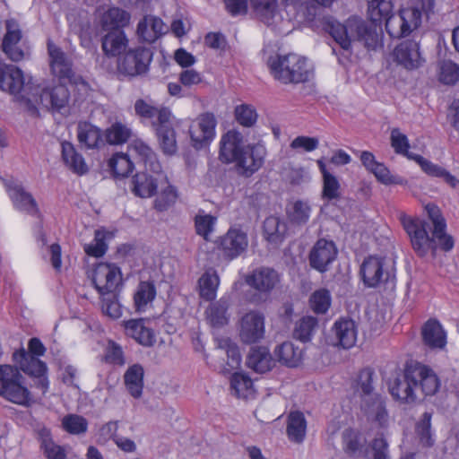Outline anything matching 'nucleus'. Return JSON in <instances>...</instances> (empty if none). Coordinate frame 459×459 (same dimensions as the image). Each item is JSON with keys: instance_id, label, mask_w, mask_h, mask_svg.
<instances>
[{"instance_id": "4be33fe9", "label": "nucleus", "mask_w": 459, "mask_h": 459, "mask_svg": "<svg viewBox=\"0 0 459 459\" xmlns=\"http://www.w3.org/2000/svg\"><path fill=\"white\" fill-rule=\"evenodd\" d=\"M149 320L139 318L124 322L126 335L134 339L144 347H152L156 342L153 330L148 325Z\"/></svg>"}, {"instance_id": "a878e982", "label": "nucleus", "mask_w": 459, "mask_h": 459, "mask_svg": "<svg viewBox=\"0 0 459 459\" xmlns=\"http://www.w3.org/2000/svg\"><path fill=\"white\" fill-rule=\"evenodd\" d=\"M337 345L343 349H350L354 346L357 340V327L352 319L342 318L336 321L333 328Z\"/></svg>"}, {"instance_id": "680f3d73", "label": "nucleus", "mask_w": 459, "mask_h": 459, "mask_svg": "<svg viewBox=\"0 0 459 459\" xmlns=\"http://www.w3.org/2000/svg\"><path fill=\"white\" fill-rule=\"evenodd\" d=\"M312 310L316 314H325L331 305V294L325 289L316 290L309 299Z\"/></svg>"}, {"instance_id": "c03bdc74", "label": "nucleus", "mask_w": 459, "mask_h": 459, "mask_svg": "<svg viewBox=\"0 0 459 459\" xmlns=\"http://www.w3.org/2000/svg\"><path fill=\"white\" fill-rule=\"evenodd\" d=\"M420 367L422 369V373L416 378V385L420 386L419 391H421L425 395L435 394L440 386L437 375L425 365L420 363Z\"/></svg>"}, {"instance_id": "7ed1b4c3", "label": "nucleus", "mask_w": 459, "mask_h": 459, "mask_svg": "<svg viewBox=\"0 0 459 459\" xmlns=\"http://www.w3.org/2000/svg\"><path fill=\"white\" fill-rule=\"evenodd\" d=\"M325 30L345 50L351 48L353 40L363 42L368 49H376L379 45V34L376 26L368 24L359 17H350L344 23L329 20L325 24Z\"/></svg>"}, {"instance_id": "052dcab7", "label": "nucleus", "mask_w": 459, "mask_h": 459, "mask_svg": "<svg viewBox=\"0 0 459 459\" xmlns=\"http://www.w3.org/2000/svg\"><path fill=\"white\" fill-rule=\"evenodd\" d=\"M62 427L70 434L80 435L87 431L88 421L81 415L68 414L63 418Z\"/></svg>"}, {"instance_id": "72a5a7b5", "label": "nucleus", "mask_w": 459, "mask_h": 459, "mask_svg": "<svg viewBox=\"0 0 459 459\" xmlns=\"http://www.w3.org/2000/svg\"><path fill=\"white\" fill-rule=\"evenodd\" d=\"M230 307V298L222 296L219 300L211 303L206 310L207 319L212 326H222L229 322L228 310Z\"/></svg>"}, {"instance_id": "a18cd8bd", "label": "nucleus", "mask_w": 459, "mask_h": 459, "mask_svg": "<svg viewBox=\"0 0 459 459\" xmlns=\"http://www.w3.org/2000/svg\"><path fill=\"white\" fill-rule=\"evenodd\" d=\"M230 387L238 398L249 399L254 397L253 381L245 374L234 373L230 378Z\"/></svg>"}, {"instance_id": "a211bd4d", "label": "nucleus", "mask_w": 459, "mask_h": 459, "mask_svg": "<svg viewBox=\"0 0 459 459\" xmlns=\"http://www.w3.org/2000/svg\"><path fill=\"white\" fill-rule=\"evenodd\" d=\"M5 186L8 195L16 210L37 218H41V213L35 198L25 190L21 183L10 181Z\"/></svg>"}, {"instance_id": "9b49d317", "label": "nucleus", "mask_w": 459, "mask_h": 459, "mask_svg": "<svg viewBox=\"0 0 459 459\" xmlns=\"http://www.w3.org/2000/svg\"><path fill=\"white\" fill-rule=\"evenodd\" d=\"M14 362L19 365L20 370L36 379L35 385L46 394L49 387L47 364L37 357L29 354L23 348L13 354Z\"/></svg>"}, {"instance_id": "9d476101", "label": "nucleus", "mask_w": 459, "mask_h": 459, "mask_svg": "<svg viewBox=\"0 0 459 459\" xmlns=\"http://www.w3.org/2000/svg\"><path fill=\"white\" fill-rule=\"evenodd\" d=\"M0 89L14 95L18 100L32 102L30 91L33 89L25 84L23 73L17 66L6 65L0 61Z\"/></svg>"}, {"instance_id": "423d86ee", "label": "nucleus", "mask_w": 459, "mask_h": 459, "mask_svg": "<svg viewBox=\"0 0 459 459\" xmlns=\"http://www.w3.org/2000/svg\"><path fill=\"white\" fill-rule=\"evenodd\" d=\"M422 369L418 362L407 363L403 373L398 374L389 382V392L394 399L404 403H414L418 399L420 386L416 378L420 376Z\"/></svg>"}, {"instance_id": "20e7f679", "label": "nucleus", "mask_w": 459, "mask_h": 459, "mask_svg": "<svg viewBox=\"0 0 459 459\" xmlns=\"http://www.w3.org/2000/svg\"><path fill=\"white\" fill-rule=\"evenodd\" d=\"M267 65L273 77L283 84L305 82L313 74L307 59L294 53L271 56Z\"/></svg>"}, {"instance_id": "e433bc0d", "label": "nucleus", "mask_w": 459, "mask_h": 459, "mask_svg": "<svg viewBox=\"0 0 459 459\" xmlns=\"http://www.w3.org/2000/svg\"><path fill=\"white\" fill-rule=\"evenodd\" d=\"M131 148L143 161L146 170H150L151 172H157L160 169L161 165L157 160L156 153L143 141L135 140L133 143Z\"/></svg>"}, {"instance_id": "c9c22d12", "label": "nucleus", "mask_w": 459, "mask_h": 459, "mask_svg": "<svg viewBox=\"0 0 459 459\" xmlns=\"http://www.w3.org/2000/svg\"><path fill=\"white\" fill-rule=\"evenodd\" d=\"M144 370L140 364L129 367L124 375L126 387L134 398H140L143 388Z\"/></svg>"}, {"instance_id": "6e6552de", "label": "nucleus", "mask_w": 459, "mask_h": 459, "mask_svg": "<svg viewBox=\"0 0 459 459\" xmlns=\"http://www.w3.org/2000/svg\"><path fill=\"white\" fill-rule=\"evenodd\" d=\"M152 60V51L145 47L128 48L118 57L117 71L129 77L146 74Z\"/></svg>"}, {"instance_id": "7c9ffc66", "label": "nucleus", "mask_w": 459, "mask_h": 459, "mask_svg": "<svg viewBox=\"0 0 459 459\" xmlns=\"http://www.w3.org/2000/svg\"><path fill=\"white\" fill-rule=\"evenodd\" d=\"M421 334L424 343L430 348L442 349L446 343V333L436 319H429L424 324Z\"/></svg>"}, {"instance_id": "2f4dec72", "label": "nucleus", "mask_w": 459, "mask_h": 459, "mask_svg": "<svg viewBox=\"0 0 459 459\" xmlns=\"http://www.w3.org/2000/svg\"><path fill=\"white\" fill-rule=\"evenodd\" d=\"M163 22L157 17H144L137 25L136 34L142 42L152 43L161 34Z\"/></svg>"}, {"instance_id": "4d7b16f0", "label": "nucleus", "mask_w": 459, "mask_h": 459, "mask_svg": "<svg viewBox=\"0 0 459 459\" xmlns=\"http://www.w3.org/2000/svg\"><path fill=\"white\" fill-rule=\"evenodd\" d=\"M374 370L369 368H363L359 371L356 380V390L359 393L361 399L374 394Z\"/></svg>"}, {"instance_id": "79ce46f5", "label": "nucleus", "mask_w": 459, "mask_h": 459, "mask_svg": "<svg viewBox=\"0 0 459 459\" xmlns=\"http://www.w3.org/2000/svg\"><path fill=\"white\" fill-rule=\"evenodd\" d=\"M220 279L215 271H206L198 281L199 295L205 300H212L216 297Z\"/></svg>"}, {"instance_id": "3c124183", "label": "nucleus", "mask_w": 459, "mask_h": 459, "mask_svg": "<svg viewBox=\"0 0 459 459\" xmlns=\"http://www.w3.org/2000/svg\"><path fill=\"white\" fill-rule=\"evenodd\" d=\"M134 110L136 115L141 117L152 119V126L154 127V123H160V114L163 110L170 111L169 108L165 107H155L143 100H137L134 103Z\"/></svg>"}, {"instance_id": "338daca9", "label": "nucleus", "mask_w": 459, "mask_h": 459, "mask_svg": "<svg viewBox=\"0 0 459 459\" xmlns=\"http://www.w3.org/2000/svg\"><path fill=\"white\" fill-rule=\"evenodd\" d=\"M391 145L396 153L403 154L411 160H414L416 154L409 152V141L404 134H402L398 128L391 131Z\"/></svg>"}, {"instance_id": "37998d69", "label": "nucleus", "mask_w": 459, "mask_h": 459, "mask_svg": "<svg viewBox=\"0 0 459 459\" xmlns=\"http://www.w3.org/2000/svg\"><path fill=\"white\" fill-rule=\"evenodd\" d=\"M317 165L323 176V197L327 200L337 199L340 196V183L335 176L330 173L325 162L317 160Z\"/></svg>"}, {"instance_id": "dca6fc26", "label": "nucleus", "mask_w": 459, "mask_h": 459, "mask_svg": "<svg viewBox=\"0 0 459 459\" xmlns=\"http://www.w3.org/2000/svg\"><path fill=\"white\" fill-rule=\"evenodd\" d=\"M248 238L245 231L230 228L219 241L218 248L224 258L233 260L242 255L247 249Z\"/></svg>"}, {"instance_id": "13d9d810", "label": "nucleus", "mask_w": 459, "mask_h": 459, "mask_svg": "<svg viewBox=\"0 0 459 459\" xmlns=\"http://www.w3.org/2000/svg\"><path fill=\"white\" fill-rule=\"evenodd\" d=\"M342 449L346 455L355 457L360 453L363 446L359 433L353 429H345L342 436Z\"/></svg>"}, {"instance_id": "0e129e2a", "label": "nucleus", "mask_w": 459, "mask_h": 459, "mask_svg": "<svg viewBox=\"0 0 459 459\" xmlns=\"http://www.w3.org/2000/svg\"><path fill=\"white\" fill-rule=\"evenodd\" d=\"M235 118L237 122L246 127L253 126L257 120L255 108L248 104H241L235 108Z\"/></svg>"}, {"instance_id": "603ef678", "label": "nucleus", "mask_w": 459, "mask_h": 459, "mask_svg": "<svg viewBox=\"0 0 459 459\" xmlns=\"http://www.w3.org/2000/svg\"><path fill=\"white\" fill-rule=\"evenodd\" d=\"M40 446L43 449V453L48 459L66 458L65 450L62 446L56 445L52 440L48 430L43 429L40 432Z\"/></svg>"}, {"instance_id": "ea45409f", "label": "nucleus", "mask_w": 459, "mask_h": 459, "mask_svg": "<svg viewBox=\"0 0 459 459\" xmlns=\"http://www.w3.org/2000/svg\"><path fill=\"white\" fill-rule=\"evenodd\" d=\"M278 361L288 366L297 367L302 358V351L290 342H284L274 350Z\"/></svg>"}, {"instance_id": "f3484780", "label": "nucleus", "mask_w": 459, "mask_h": 459, "mask_svg": "<svg viewBox=\"0 0 459 459\" xmlns=\"http://www.w3.org/2000/svg\"><path fill=\"white\" fill-rule=\"evenodd\" d=\"M337 254L338 250L333 241L318 239L310 250L309 264L320 273L327 272L330 264L336 259Z\"/></svg>"}, {"instance_id": "0eeeda50", "label": "nucleus", "mask_w": 459, "mask_h": 459, "mask_svg": "<svg viewBox=\"0 0 459 459\" xmlns=\"http://www.w3.org/2000/svg\"><path fill=\"white\" fill-rule=\"evenodd\" d=\"M30 98L32 102H28L27 104L30 109H36V104H41L48 110L56 111L61 114L68 112L70 91L63 84L42 90H39L38 87L33 88Z\"/></svg>"}, {"instance_id": "1a4fd4ad", "label": "nucleus", "mask_w": 459, "mask_h": 459, "mask_svg": "<svg viewBox=\"0 0 459 459\" xmlns=\"http://www.w3.org/2000/svg\"><path fill=\"white\" fill-rule=\"evenodd\" d=\"M434 7V0H412V4L400 10L394 25L396 33L394 37H405L421 23L422 13H429Z\"/></svg>"}, {"instance_id": "ddd939ff", "label": "nucleus", "mask_w": 459, "mask_h": 459, "mask_svg": "<svg viewBox=\"0 0 459 459\" xmlns=\"http://www.w3.org/2000/svg\"><path fill=\"white\" fill-rule=\"evenodd\" d=\"M370 22L368 24L376 26L381 40V24L385 22V30L390 36H395L396 27L394 15L393 13V4L391 0H372L368 8Z\"/></svg>"}, {"instance_id": "393cba45", "label": "nucleus", "mask_w": 459, "mask_h": 459, "mask_svg": "<svg viewBox=\"0 0 459 459\" xmlns=\"http://www.w3.org/2000/svg\"><path fill=\"white\" fill-rule=\"evenodd\" d=\"M128 39L123 30L108 31L101 39V48L108 57H116L125 53Z\"/></svg>"}, {"instance_id": "aec40b11", "label": "nucleus", "mask_w": 459, "mask_h": 459, "mask_svg": "<svg viewBox=\"0 0 459 459\" xmlns=\"http://www.w3.org/2000/svg\"><path fill=\"white\" fill-rule=\"evenodd\" d=\"M171 111L163 110L160 114V123H154V130L160 146L163 152L172 155L177 152L176 133L171 123Z\"/></svg>"}, {"instance_id": "6ab92c4d", "label": "nucleus", "mask_w": 459, "mask_h": 459, "mask_svg": "<svg viewBox=\"0 0 459 459\" xmlns=\"http://www.w3.org/2000/svg\"><path fill=\"white\" fill-rule=\"evenodd\" d=\"M264 317L256 311L247 313L241 319L239 336L245 343H255L264 338Z\"/></svg>"}, {"instance_id": "bf43d9fd", "label": "nucleus", "mask_w": 459, "mask_h": 459, "mask_svg": "<svg viewBox=\"0 0 459 459\" xmlns=\"http://www.w3.org/2000/svg\"><path fill=\"white\" fill-rule=\"evenodd\" d=\"M439 81L446 85H455L459 81V65L451 60L439 63Z\"/></svg>"}, {"instance_id": "f704fd0d", "label": "nucleus", "mask_w": 459, "mask_h": 459, "mask_svg": "<svg viewBox=\"0 0 459 459\" xmlns=\"http://www.w3.org/2000/svg\"><path fill=\"white\" fill-rule=\"evenodd\" d=\"M414 160L420 166L421 169L431 177L442 178L447 185L456 188L459 185V179H456L449 171L443 167L426 160L420 155H415Z\"/></svg>"}, {"instance_id": "5701e85b", "label": "nucleus", "mask_w": 459, "mask_h": 459, "mask_svg": "<svg viewBox=\"0 0 459 459\" xmlns=\"http://www.w3.org/2000/svg\"><path fill=\"white\" fill-rule=\"evenodd\" d=\"M394 55L397 63L406 69L418 68L423 62L419 43L414 40H405L400 43L395 48Z\"/></svg>"}, {"instance_id": "f257e3e1", "label": "nucleus", "mask_w": 459, "mask_h": 459, "mask_svg": "<svg viewBox=\"0 0 459 459\" xmlns=\"http://www.w3.org/2000/svg\"><path fill=\"white\" fill-rule=\"evenodd\" d=\"M429 220L404 218L403 225L409 235L414 252L424 257L429 252L435 254L437 248L445 252L453 249L455 241L446 231V223L440 210L434 204L426 206Z\"/></svg>"}, {"instance_id": "412c9836", "label": "nucleus", "mask_w": 459, "mask_h": 459, "mask_svg": "<svg viewBox=\"0 0 459 459\" xmlns=\"http://www.w3.org/2000/svg\"><path fill=\"white\" fill-rule=\"evenodd\" d=\"M360 408L368 420L376 422L382 428L387 425L389 417L381 395L375 394L361 399Z\"/></svg>"}, {"instance_id": "de8ad7c7", "label": "nucleus", "mask_w": 459, "mask_h": 459, "mask_svg": "<svg viewBox=\"0 0 459 459\" xmlns=\"http://www.w3.org/2000/svg\"><path fill=\"white\" fill-rule=\"evenodd\" d=\"M132 129L121 122L112 124L105 131L106 142L112 145L126 143L132 136Z\"/></svg>"}, {"instance_id": "58836bf2", "label": "nucleus", "mask_w": 459, "mask_h": 459, "mask_svg": "<svg viewBox=\"0 0 459 459\" xmlns=\"http://www.w3.org/2000/svg\"><path fill=\"white\" fill-rule=\"evenodd\" d=\"M156 297V287L152 281H140L134 294V303L136 311H145Z\"/></svg>"}, {"instance_id": "473e14b6", "label": "nucleus", "mask_w": 459, "mask_h": 459, "mask_svg": "<svg viewBox=\"0 0 459 459\" xmlns=\"http://www.w3.org/2000/svg\"><path fill=\"white\" fill-rule=\"evenodd\" d=\"M62 159L65 164L74 173L83 175L88 172V166L82 154H80L74 145L70 142L61 143Z\"/></svg>"}, {"instance_id": "864d4df0", "label": "nucleus", "mask_w": 459, "mask_h": 459, "mask_svg": "<svg viewBox=\"0 0 459 459\" xmlns=\"http://www.w3.org/2000/svg\"><path fill=\"white\" fill-rule=\"evenodd\" d=\"M108 168L116 178H124L132 172L134 165L126 154L117 153L109 159Z\"/></svg>"}, {"instance_id": "cd10ccee", "label": "nucleus", "mask_w": 459, "mask_h": 459, "mask_svg": "<svg viewBox=\"0 0 459 459\" xmlns=\"http://www.w3.org/2000/svg\"><path fill=\"white\" fill-rule=\"evenodd\" d=\"M77 139L86 149H99L104 145L101 130L88 122H80L77 126Z\"/></svg>"}, {"instance_id": "a19ab883", "label": "nucleus", "mask_w": 459, "mask_h": 459, "mask_svg": "<svg viewBox=\"0 0 459 459\" xmlns=\"http://www.w3.org/2000/svg\"><path fill=\"white\" fill-rule=\"evenodd\" d=\"M307 421L300 411H292L288 417L287 435L290 440L301 443L306 435Z\"/></svg>"}, {"instance_id": "09e8293b", "label": "nucleus", "mask_w": 459, "mask_h": 459, "mask_svg": "<svg viewBox=\"0 0 459 459\" xmlns=\"http://www.w3.org/2000/svg\"><path fill=\"white\" fill-rule=\"evenodd\" d=\"M318 325L317 319L314 316H304L295 325L293 337L302 342H309Z\"/></svg>"}, {"instance_id": "bb28decb", "label": "nucleus", "mask_w": 459, "mask_h": 459, "mask_svg": "<svg viewBox=\"0 0 459 459\" xmlns=\"http://www.w3.org/2000/svg\"><path fill=\"white\" fill-rule=\"evenodd\" d=\"M246 365L259 374L269 371L273 365L269 349L264 346L252 347L247 357Z\"/></svg>"}, {"instance_id": "c756f323", "label": "nucleus", "mask_w": 459, "mask_h": 459, "mask_svg": "<svg viewBox=\"0 0 459 459\" xmlns=\"http://www.w3.org/2000/svg\"><path fill=\"white\" fill-rule=\"evenodd\" d=\"M131 15L128 12L118 8H108L100 17V25L104 30H123L130 23Z\"/></svg>"}, {"instance_id": "4468645a", "label": "nucleus", "mask_w": 459, "mask_h": 459, "mask_svg": "<svg viewBox=\"0 0 459 459\" xmlns=\"http://www.w3.org/2000/svg\"><path fill=\"white\" fill-rule=\"evenodd\" d=\"M359 273L364 285L368 288H376L394 277L386 267L385 259L376 255H369L363 261Z\"/></svg>"}, {"instance_id": "2eb2a0df", "label": "nucleus", "mask_w": 459, "mask_h": 459, "mask_svg": "<svg viewBox=\"0 0 459 459\" xmlns=\"http://www.w3.org/2000/svg\"><path fill=\"white\" fill-rule=\"evenodd\" d=\"M121 281L120 270L115 264L100 263L93 271L92 282L100 296L117 291Z\"/></svg>"}, {"instance_id": "69168bd1", "label": "nucleus", "mask_w": 459, "mask_h": 459, "mask_svg": "<svg viewBox=\"0 0 459 459\" xmlns=\"http://www.w3.org/2000/svg\"><path fill=\"white\" fill-rule=\"evenodd\" d=\"M431 413L424 412L420 420L416 425V432L420 437V443L424 446H432L434 438L431 434Z\"/></svg>"}, {"instance_id": "4c0bfd02", "label": "nucleus", "mask_w": 459, "mask_h": 459, "mask_svg": "<svg viewBox=\"0 0 459 459\" xmlns=\"http://www.w3.org/2000/svg\"><path fill=\"white\" fill-rule=\"evenodd\" d=\"M311 213V207L307 202L297 200L286 208V214L290 224L304 226L307 223Z\"/></svg>"}, {"instance_id": "b1692460", "label": "nucleus", "mask_w": 459, "mask_h": 459, "mask_svg": "<svg viewBox=\"0 0 459 459\" xmlns=\"http://www.w3.org/2000/svg\"><path fill=\"white\" fill-rule=\"evenodd\" d=\"M279 281L277 272L271 268L262 267L255 270L247 278V283L260 292L271 291Z\"/></svg>"}, {"instance_id": "49530a36", "label": "nucleus", "mask_w": 459, "mask_h": 459, "mask_svg": "<svg viewBox=\"0 0 459 459\" xmlns=\"http://www.w3.org/2000/svg\"><path fill=\"white\" fill-rule=\"evenodd\" d=\"M265 238L271 243H279L286 232V225L276 216L267 217L263 225Z\"/></svg>"}, {"instance_id": "39448f33", "label": "nucleus", "mask_w": 459, "mask_h": 459, "mask_svg": "<svg viewBox=\"0 0 459 459\" xmlns=\"http://www.w3.org/2000/svg\"><path fill=\"white\" fill-rule=\"evenodd\" d=\"M0 396L23 407H30L34 402L26 378L18 368L11 365H0Z\"/></svg>"}, {"instance_id": "6e6d98bb", "label": "nucleus", "mask_w": 459, "mask_h": 459, "mask_svg": "<svg viewBox=\"0 0 459 459\" xmlns=\"http://www.w3.org/2000/svg\"><path fill=\"white\" fill-rule=\"evenodd\" d=\"M217 218L200 211L195 217V229L197 235L209 240V236L213 231Z\"/></svg>"}, {"instance_id": "8fccbe9b", "label": "nucleus", "mask_w": 459, "mask_h": 459, "mask_svg": "<svg viewBox=\"0 0 459 459\" xmlns=\"http://www.w3.org/2000/svg\"><path fill=\"white\" fill-rule=\"evenodd\" d=\"M251 5L255 15L264 23L270 25L276 13V0H251Z\"/></svg>"}, {"instance_id": "c85d7f7f", "label": "nucleus", "mask_w": 459, "mask_h": 459, "mask_svg": "<svg viewBox=\"0 0 459 459\" xmlns=\"http://www.w3.org/2000/svg\"><path fill=\"white\" fill-rule=\"evenodd\" d=\"M48 54L50 57V66L53 74L59 78L70 79L74 73L72 70V63L66 57L61 48L53 44H48Z\"/></svg>"}, {"instance_id": "774afa93", "label": "nucleus", "mask_w": 459, "mask_h": 459, "mask_svg": "<svg viewBox=\"0 0 459 459\" xmlns=\"http://www.w3.org/2000/svg\"><path fill=\"white\" fill-rule=\"evenodd\" d=\"M388 443L383 436L376 437L369 444L368 459H390Z\"/></svg>"}, {"instance_id": "e2e57ef3", "label": "nucleus", "mask_w": 459, "mask_h": 459, "mask_svg": "<svg viewBox=\"0 0 459 459\" xmlns=\"http://www.w3.org/2000/svg\"><path fill=\"white\" fill-rule=\"evenodd\" d=\"M107 232L104 230H98L95 231L94 239L91 243L84 246V251L88 255L93 257L102 256L107 249L108 245L106 243Z\"/></svg>"}, {"instance_id": "f03ea898", "label": "nucleus", "mask_w": 459, "mask_h": 459, "mask_svg": "<svg viewBox=\"0 0 459 459\" xmlns=\"http://www.w3.org/2000/svg\"><path fill=\"white\" fill-rule=\"evenodd\" d=\"M266 154L261 144H245L243 136L236 131H229L220 142V160L224 163H234L238 175L249 178L264 164Z\"/></svg>"}, {"instance_id": "f8f14e48", "label": "nucleus", "mask_w": 459, "mask_h": 459, "mask_svg": "<svg viewBox=\"0 0 459 459\" xmlns=\"http://www.w3.org/2000/svg\"><path fill=\"white\" fill-rule=\"evenodd\" d=\"M167 183V175L161 168L157 172L150 170L136 173L131 180V190L134 195L148 198L157 193L159 187Z\"/></svg>"}, {"instance_id": "5fc2aeb1", "label": "nucleus", "mask_w": 459, "mask_h": 459, "mask_svg": "<svg viewBox=\"0 0 459 459\" xmlns=\"http://www.w3.org/2000/svg\"><path fill=\"white\" fill-rule=\"evenodd\" d=\"M159 188L160 192L154 201V208L159 212H163L176 203L178 193L176 188L169 183L168 179L166 185Z\"/></svg>"}]
</instances>
